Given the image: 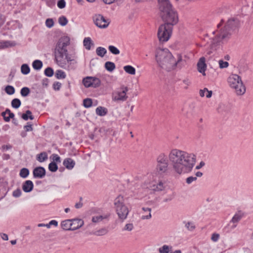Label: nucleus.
<instances>
[{"label": "nucleus", "instance_id": "1", "mask_svg": "<svg viewBox=\"0 0 253 253\" xmlns=\"http://www.w3.org/2000/svg\"><path fill=\"white\" fill-rule=\"evenodd\" d=\"M168 158L164 154H161L157 158L156 171L160 174L166 173L168 171L169 161L171 163L174 172L178 174L191 171L196 163V156L185 151L173 148L170 150Z\"/></svg>", "mask_w": 253, "mask_h": 253}, {"label": "nucleus", "instance_id": "2", "mask_svg": "<svg viewBox=\"0 0 253 253\" xmlns=\"http://www.w3.org/2000/svg\"><path fill=\"white\" fill-rule=\"evenodd\" d=\"M155 57L159 66L166 71L169 72L176 67L182 68L183 67L181 64L183 61L182 56L178 54L176 58H175L167 48H157Z\"/></svg>", "mask_w": 253, "mask_h": 253}, {"label": "nucleus", "instance_id": "3", "mask_svg": "<svg viewBox=\"0 0 253 253\" xmlns=\"http://www.w3.org/2000/svg\"><path fill=\"white\" fill-rule=\"evenodd\" d=\"M70 43V39L67 36L61 37L56 46L54 55L57 64L64 67L67 60V49L66 47Z\"/></svg>", "mask_w": 253, "mask_h": 253}, {"label": "nucleus", "instance_id": "4", "mask_svg": "<svg viewBox=\"0 0 253 253\" xmlns=\"http://www.w3.org/2000/svg\"><path fill=\"white\" fill-rule=\"evenodd\" d=\"M230 87L234 90L237 95H242L246 92V87L241 77L238 75L232 74L228 78Z\"/></svg>", "mask_w": 253, "mask_h": 253}, {"label": "nucleus", "instance_id": "5", "mask_svg": "<svg viewBox=\"0 0 253 253\" xmlns=\"http://www.w3.org/2000/svg\"><path fill=\"white\" fill-rule=\"evenodd\" d=\"M159 9L163 16H173L177 15L176 11L172 8L169 0H158Z\"/></svg>", "mask_w": 253, "mask_h": 253}, {"label": "nucleus", "instance_id": "6", "mask_svg": "<svg viewBox=\"0 0 253 253\" xmlns=\"http://www.w3.org/2000/svg\"><path fill=\"white\" fill-rule=\"evenodd\" d=\"M172 28H167L164 25H161L158 32V37L160 42H167L171 34Z\"/></svg>", "mask_w": 253, "mask_h": 253}, {"label": "nucleus", "instance_id": "7", "mask_svg": "<svg viewBox=\"0 0 253 253\" xmlns=\"http://www.w3.org/2000/svg\"><path fill=\"white\" fill-rule=\"evenodd\" d=\"M82 83L84 86L86 87L96 88L100 85V80L95 77H86L83 79Z\"/></svg>", "mask_w": 253, "mask_h": 253}, {"label": "nucleus", "instance_id": "8", "mask_svg": "<svg viewBox=\"0 0 253 253\" xmlns=\"http://www.w3.org/2000/svg\"><path fill=\"white\" fill-rule=\"evenodd\" d=\"M231 33L230 31H223L218 36L212 40L211 45L213 47L214 45L217 44L222 41H226L229 39L231 36Z\"/></svg>", "mask_w": 253, "mask_h": 253}, {"label": "nucleus", "instance_id": "9", "mask_svg": "<svg viewBox=\"0 0 253 253\" xmlns=\"http://www.w3.org/2000/svg\"><path fill=\"white\" fill-rule=\"evenodd\" d=\"M122 91L117 92L113 95L112 99L114 101H125L127 98L126 95L128 88L126 86L122 87Z\"/></svg>", "mask_w": 253, "mask_h": 253}, {"label": "nucleus", "instance_id": "10", "mask_svg": "<svg viewBox=\"0 0 253 253\" xmlns=\"http://www.w3.org/2000/svg\"><path fill=\"white\" fill-rule=\"evenodd\" d=\"M95 24L100 28H105L108 26L110 21L105 17H96L93 19Z\"/></svg>", "mask_w": 253, "mask_h": 253}, {"label": "nucleus", "instance_id": "11", "mask_svg": "<svg viewBox=\"0 0 253 253\" xmlns=\"http://www.w3.org/2000/svg\"><path fill=\"white\" fill-rule=\"evenodd\" d=\"M239 24V20L236 17H232L229 18L225 25V30L229 31L233 30L237 28Z\"/></svg>", "mask_w": 253, "mask_h": 253}, {"label": "nucleus", "instance_id": "12", "mask_svg": "<svg viewBox=\"0 0 253 253\" xmlns=\"http://www.w3.org/2000/svg\"><path fill=\"white\" fill-rule=\"evenodd\" d=\"M164 25L167 28H172L173 25H176L178 22V17H162Z\"/></svg>", "mask_w": 253, "mask_h": 253}, {"label": "nucleus", "instance_id": "13", "mask_svg": "<svg viewBox=\"0 0 253 253\" xmlns=\"http://www.w3.org/2000/svg\"><path fill=\"white\" fill-rule=\"evenodd\" d=\"M116 211L119 218L122 220L125 219L128 213V210L126 206L117 208L116 209Z\"/></svg>", "mask_w": 253, "mask_h": 253}, {"label": "nucleus", "instance_id": "14", "mask_svg": "<svg viewBox=\"0 0 253 253\" xmlns=\"http://www.w3.org/2000/svg\"><path fill=\"white\" fill-rule=\"evenodd\" d=\"M205 61V58L204 57H202L200 58L197 63V69L198 71L202 73L204 76L206 75L205 71L207 67Z\"/></svg>", "mask_w": 253, "mask_h": 253}, {"label": "nucleus", "instance_id": "15", "mask_svg": "<svg viewBox=\"0 0 253 253\" xmlns=\"http://www.w3.org/2000/svg\"><path fill=\"white\" fill-rule=\"evenodd\" d=\"M33 175L35 177L42 178L45 175V169L42 167H37L34 169Z\"/></svg>", "mask_w": 253, "mask_h": 253}, {"label": "nucleus", "instance_id": "16", "mask_svg": "<svg viewBox=\"0 0 253 253\" xmlns=\"http://www.w3.org/2000/svg\"><path fill=\"white\" fill-rule=\"evenodd\" d=\"M72 230H76L84 225V221L80 219H71Z\"/></svg>", "mask_w": 253, "mask_h": 253}, {"label": "nucleus", "instance_id": "17", "mask_svg": "<svg viewBox=\"0 0 253 253\" xmlns=\"http://www.w3.org/2000/svg\"><path fill=\"white\" fill-rule=\"evenodd\" d=\"M1 115L3 117L4 120L6 122H9L10 119H12L14 117V114L11 112L8 109H6L4 112H3Z\"/></svg>", "mask_w": 253, "mask_h": 253}, {"label": "nucleus", "instance_id": "18", "mask_svg": "<svg viewBox=\"0 0 253 253\" xmlns=\"http://www.w3.org/2000/svg\"><path fill=\"white\" fill-rule=\"evenodd\" d=\"M34 185L32 181L27 180L23 184L22 189L25 192L31 191L33 188Z\"/></svg>", "mask_w": 253, "mask_h": 253}, {"label": "nucleus", "instance_id": "19", "mask_svg": "<svg viewBox=\"0 0 253 253\" xmlns=\"http://www.w3.org/2000/svg\"><path fill=\"white\" fill-rule=\"evenodd\" d=\"M124 200L123 196L119 195L114 200V205L115 209L121 208L123 206H125L124 204Z\"/></svg>", "mask_w": 253, "mask_h": 253}, {"label": "nucleus", "instance_id": "20", "mask_svg": "<svg viewBox=\"0 0 253 253\" xmlns=\"http://www.w3.org/2000/svg\"><path fill=\"white\" fill-rule=\"evenodd\" d=\"M151 189L154 191H160L164 189V183L162 182H159L158 183H152L151 186Z\"/></svg>", "mask_w": 253, "mask_h": 253}, {"label": "nucleus", "instance_id": "21", "mask_svg": "<svg viewBox=\"0 0 253 253\" xmlns=\"http://www.w3.org/2000/svg\"><path fill=\"white\" fill-rule=\"evenodd\" d=\"M64 166L68 169H71L75 166V162L71 158H67L64 160Z\"/></svg>", "mask_w": 253, "mask_h": 253}, {"label": "nucleus", "instance_id": "22", "mask_svg": "<svg viewBox=\"0 0 253 253\" xmlns=\"http://www.w3.org/2000/svg\"><path fill=\"white\" fill-rule=\"evenodd\" d=\"M61 227L65 230H72L71 219L63 221L61 224Z\"/></svg>", "mask_w": 253, "mask_h": 253}, {"label": "nucleus", "instance_id": "23", "mask_svg": "<svg viewBox=\"0 0 253 253\" xmlns=\"http://www.w3.org/2000/svg\"><path fill=\"white\" fill-rule=\"evenodd\" d=\"M142 210L145 212V214L148 213L147 214H144L142 215L141 216V219L145 220V219H148L151 218V209L149 208H142Z\"/></svg>", "mask_w": 253, "mask_h": 253}, {"label": "nucleus", "instance_id": "24", "mask_svg": "<svg viewBox=\"0 0 253 253\" xmlns=\"http://www.w3.org/2000/svg\"><path fill=\"white\" fill-rule=\"evenodd\" d=\"M83 42L84 45L87 50H89L91 48V46L93 45V43L90 38L89 37L85 38L84 39V40Z\"/></svg>", "mask_w": 253, "mask_h": 253}, {"label": "nucleus", "instance_id": "25", "mask_svg": "<svg viewBox=\"0 0 253 253\" xmlns=\"http://www.w3.org/2000/svg\"><path fill=\"white\" fill-rule=\"evenodd\" d=\"M207 92L206 97L207 98H210L212 95V91L208 90L207 88H204L203 89H200L199 91L200 96L202 97L205 96V93Z\"/></svg>", "mask_w": 253, "mask_h": 253}, {"label": "nucleus", "instance_id": "26", "mask_svg": "<svg viewBox=\"0 0 253 253\" xmlns=\"http://www.w3.org/2000/svg\"><path fill=\"white\" fill-rule=\"evenodd\" d=\"M124 70L127 74L134 75L135 74V69L130 65H126L124 67Z\"/></svg>", "mask_w": 253, "mask_h": 253}, {"label": "nucleus", "instance_id": "27", "mask_svg": "<svg viewBox=\"0 0 253 253\" xmlns=\"http://www.w3.org/2000/svg\"><path fill=\"white\" fill-rule=\"evenodd\" d=\"M96 113L100 116H104L107 114V110L106 108L100 106L96 109Z\"/></svg>", "mask_w": 253, "mask_h": 253}, {"label": "nucleus", "instance_id": "28", "mask_svg": "<svg viewBox=\"0 0 253 253\" xmlns=\"http://www.w3.org/2000/svg\"><path fill=\"white\" fill-rule=\"evenodd\" d=\"M21 117L23 120L25 121L28 120L29 119L31 120H33L34 119V117L32 114V112L30 110H27L26 111V113L23 114L22 115Z\"/></svg>", "mask_w": 253, "mask_h": 253}, {"label": "nucleus", "instance_id": "29", "mask_svg": "<svg viewBox=\"0 0 253 253\" xmlns=\"http://www.w3.org/2000/svg\"><path fill=\"white\" fill-rule=\"evenodd\" d=\"M105 67L107 71L112 72L115 69V65L113 62L108 61L105 63Z\"/></svg>", "mask_w": 253, "mask_h": 253}, {"label": "nucleus", "instance_id": "30", "mask_svg": "<svg viewBox=\"0 0 253 253\" xmlns=\"http://www.w3.org/2000/svg\"><path fill=\"white\" fill-rule=\"evenodd\" d=\"M37 160L40 162H43L47 159V155L45 152L41 153L40 154L37 155Z\"/></svg>", "mask_w": 253, "mask_h": 253}, {"label": "nucleus", "instance_id": "31", "mask_svg": "<svg viewBox=\"0 0 253 253\" xmlns=\"http://www.w3.org/2000/svg\"><path fill=\"white\" fill-rule=\"evenodd\" d=\"M14 45L15 43L8 41L0 42V48L11 47Z\"/></svg>", "mask_w": 253, "mask_h": 253}, {"label": "nucleus", "instance_id": "32", "mask_svg": "<svg viewBox=\"0 0 253 253\" xmlns=\"http://www.w3.org/2000/svg\"><path fill=\"white\" fill-rule=\"evenodd\" d=\"M106 53L105 48L101 47H97L96 49V54L98 56L103 57Z\"/></svg>", "mask_w": 253, "mask_h": 253}, {"label": "nucleus", "instance_id": "33", "mask_svg": "<svg viewBox=\"0 0 253 253\" xmlns=\"http://www.w3.org/2000/svg\"><path fill=\"white\" fill-rule=\"evenodd\" d=\"M171 247L167 245H164L159 250L160 253H169L171 249Z\"/></svg>", "mask_w": 253, "mask_h": 253}, {"label": "nucleus", "instance_id": "34", "mask_svg": "<svg viewBox=\"0 0 253 253\" xmlns=\"http://www.w3.org/2000/svg\"><path fill=\"white\" fill-rule=\"evenodd\" d=\"M42 66V63L41 61L36 60L33 63V67L35 69L39 70Z\"/></svg>", "mask_w": 253, "mask_h": 253}, {"label": "nucleus", "instance_id": "35", "mask_svg": "<svg viewBox=\"0 0 253 253\" xmlns=\"http://www.w3.org/2000/svg\"><path fill=\"white\" fill-rule=\"evenodd\" d=\"M21 101L19 99L15 98L13 99L11 101V105L13 108H18L21 105Z\"/></svg>", "mask_w": 253, "mask_h": 253}, {"label": "nucleus", "instance_id": "36", "mask_svg": "<svg viewBox=\"0 0 253 253\" xmlns=\"http://www.w3.org/2000/svg\"><path fill=\"white\" fill-rule=\"evenodd\" d=\"M29 174V171L27 168H22L20 171V176L22 178H26Z\"/></svg>", "mask_w": 253, "mask_h": 253}, {"label": "nucleus", "instance_id": "37", "mask_svg": "<svg viewBox=\"0 0 253 253\" xmlns=\"http://www.w3.org/2000/svg\"><path fill=\"white\" fill-rule=\"evenodd\" d=\"M56 77L59 79H65L66 78V74L62 70H57L55 73Z\"/></svg>", "mask_w": 253, "mask_h": 253}, {"label": "nucleus", "instance_id": "38", "mask_svg": "<svg viewBox=\"0 0 253 253\" xmlns=\"http://www.w3.org/2000/svg\"><path fill=\"white\" fill-rule=\"evenodd\" d=\"M108 217L107 215H105L104 216L102 215H97L96 216H94L92 218V221L93 222H98L101 220H102L103 219L107 218Z\"/></svg>", "mask_w": 253, "mask_h": 253}, {"label": "nucleus", "instance_id": "39", "mask_svg": "<svg viewBox=\"0 0 253 253\" xmlns=\"http://www.w3.org/2000/svg\"><path fill=\"white\" fill-rule=\"evenodd\" d=\"M5 92L9 95H12L15 92L14 88L11 85H7L5 88Z\"/></svg>", "mask_w": 253, "mask_h": 253}, {"label": "nucleus", "instance_id": "40", "mask_svg": "<svg viewBox=\"0 0 253 253\" xmlns=\"http://www.w3.org/2000/svg\"><path fill=\"white\" fill-rule=\"evenodd\" d=\"M21 72L25 75L30 72V68L27 64H23L21 68Z\"/></svg>", "mask_w": 253, "mask_h": 253}, {"label": "nucleus", "instance_id": "41", "mask_svg": "<svg viewBox=\"0 0 253 253\" xmlns=\"http://www.w3.org/2000/svg\"><path fill=\"white\" fill-rule=\"evenodd\" d=\"M48 169L50 171L55 172L57 170L58 167L55 162H51L49 164Z\"/></svg>", "mask_w": 253, "mask_h": 253}, {"label": "nucleus", "instance_id": "42", "mask_svg": "<svg viewBox=\"0 0 253 253\" xmlns=\"http://www.w3.org/2000/svg\"><path fill=\"white\" fill-rule=\"evenodd\" d=\"M109 51L113 54L117 55L120 53V50L113 45H110L108 47Z\"/></svg>", "mask_w": 253, "mask_h": 253}, {"label": "nucleus", "instance_id": "43", "mask_svg": "<svg viewBox=\"0 0 253 253\" xmlns=\"http://www.w3.org/2000/svg\"><path fill=\"white\" fill-rule=\"evenodd\" d=\"M30 89L27 87H23L21 90V94L22 96L26 97L30 93Z\"/></svg>", "mask_w": 253, "mask_h": 253}, {"label": "nucleus", "instance_id": "44", "mask_svg": "<svg viewBox=\"0 0 253 253\" xmlns=\"http://www.w3.org/2000/svg\"><path fill=\"white\" fill-rule=\"evenodd\" d=\"M92 104V100L90 98H86L84 100L83 104L84 107L88 108L91 106Z\"/></svg>", "mask_w": 253, "mask_h": 253}, {"label": "nucleus", "instance_id": "45", "mask_svg": "<svg viewBox=\"0 0 253 253\" xmlns=\"http://www.w3.org/2000/svg\"><path fill=\"white\" fill-rule=\"evenodd\" d=\"M219 68L220 69L226 68L229 66V63L227 61H224L222 60H220L218 62Z\"/></svg>", "mask_w": 253, "mask_h": 253}, {"label": "nucleus", "instance_id": "46", "mask_svg": "<svg viewBox=\"0 0 253 253\" xmlns=\"http://www.w3.org/2000/svg\"><path fill=\"white\" fill-rule=\"evenodd\" d=\"M45 75L47 77H51L53 75V70L51 68L48 67L44 71Z\"/></svg>", "mask_w": 253, "mask_h": 253}, {"label": "nucleus", "instance_id": "47", "mask_svg": "<svg viewBox=\"0 0 253 253\" xmlns=\"http://www.w3.org/2000/svg\"><path fill=\"white\" fill-rule=\"evenodd\" d=\"M58 21L59 24L62 26L66 25L68 22V20L66 17H60Z\"/></svg>", "mask_w": 253, "mask_h": 253}, {"label": "nucleus", "instance_id": "48", "mask_svg": "<svg viewBox=\"0 0 253 253\" xmlns=\"http://www.w3.org/2000/svg\"><path fill=\"white\" fill-rule=\"evenodd\" d=\"M241 215L236 214L233 217L231 221L233 223L237 222L241 219Z\"/></svg>", "mask_w": 253, "mask_h": 253}, {"label": "nucleus", "instance_id": "49", "mask_svg": "<svg viewBox=\"0 0 253 253\" xmlns=\"http://www.w3.org/2000/svg\"><path fill=\"white\" fill-rule=\"evenodd\" d=\"M66 5L65 0H59L57 2V6L60 8H63Z\"/></svg>", "mask_w": 253, "mask_h": 253}, {"label": "nucleus", "instance_id": "50", "mask_svg": "<svg viewBox=\"0 0 253 253\" xmlns=\"http://www.w3.org/2000/svg\"><path fill=\"white\" fill-rule=\"evenodd\" d=\"M133 228V225L132 223L126 224L124 228L125 231H131Z\"/></svg>", "mask_w": 253, "mask_h": 253}, {"label": "nucleus", "instance_id": "51", "mask_svg": "<svg viewBox=\"0 0 253 253\" xmlns=\"http://www.w3.org/2000/svg\"><path fill=\"white\" fill-rule=\"evenodd\" d=\"M182 83L184 85V87L187 89L188 86L190 84V81L189 79H185L182 81Z\"/></svg>", "mask_w": 253, "mask_h": 253}, {"label": "nucleus", "instance_id": "52", "mask_svg": "<svg viewBox=\"0 0 253 253\" xmlns=\"http://www.w3.org/2000/svg\"><path fill=\"white\" fill-rule=\"evenodd\" d=\"M46 25L48 28H51L54 24L53 21L52 19H47L45 22Z\"/></svg>", "mask_w": 253, "mask_h": 253}, {"label": "nucleus", "instance_id": "53", "mask_svg": "<svg viewBox=\"0 0 253 253\" xmlns=\"http://www.w3.org/2000/svg\"><path fill=\"white\" fill-rule=\"evenodd\" d=\"M13 196L15 197H18L21 194V191L20 189H17L13 192Z\"/></svg>", "mask_w": 253, "mask_h": 253}, {"label": "nucleus", "instance_id": "54", "mask_svg": "<svg viewBox=\"0 0 253 253\" xmlns=\"http://www.w3.org/2000/svg\"><path fill=\"white\" fill-rule=\"evenodd\" d=\"M186 227L190 230H192L195 228V225L194 224L190 222H188L186 224Z\"/></svg>", "mask_w": 253, "mask_h": 253}, {"label": "nucleus", "instance_id": "55", "mask_svg": "<svg viewBox=\"0 0 253 253\" xmlns=\"http://www.w3.org/2000/svg\"><path fill=\"white\" fill-rule=\"evenodd\" d=\"M52 158L53 160V162H60V157L57 155V154H52Z\"/></svg>", "mask_w": 253, "mask_h": 253}, {"label": "nucleus", "instance_id": "56", "mask_svg": "<svg viewBox=\"0 0 253 253\" xmlns=\"http://www.w3.org/2000/svg\"><path fill=\"white\" fill-rule=\"evenodd\" d=\"M197 180L196 177H193V176H190L187 178L186 179V182L188 184H190L191 182H192L194 181H195Z\"/></svg>", "mask_w": 253, "mask_h": 253}, {"label": "nucleus", "instance_id": "57", "mask_svg": "<svg viewBox=\"0 0 253 253\" xmlns=\"http://www.w3.org/2000/svg\"><path fill=\"white\" fill-rule=\"evenodd\" d=\"M61 86V84L59 82H56L53 84V88L55 90H58L60 89Z\"/></svg>", "mask_w": 253, "mask_h": 253}, {"label": "nucleus", "instance_id": "58", "mask_svg": "<svg viewBox=\"0 0 253 253\" xmlns=\"http://www.w3.org/2000/svg\"><path fill=\"white\" fill-rule=\"evenodd\" d=\"M219 237V234L214 233L212 235L211 239L213 241L215 242L218 240Z\"/></svg>", "mask_w": 253, "mask_h": 253}, {"label": "nucleus", "instance_id": "59", "mask_svg": "<svg viewBox=\"0 0 253 253\" xmlns=\"http://www.w3.org/2000/svg\"><path fill=\"white\" fill-rule=\"evenodd\" d=\"M225 8L223 7L219 8L216 10V12L214 13V14H224L223 11Z\"/></svg>", "mask_w": 253, "mask_h": 253}, {"label": "nucleus", "instance_id": "60", "mask_svg": "<svg viewBox=\"0 0 253 253\" xmlns=\"http://www.w3.org/2000/svg\"><path fill=\"white\" fill-rule=\"evenodd\" d=\"M24 128L26 129L27 131H31L33 130V128L31 125H27L24 126Z\"/></svg>", "mask_w": 253, "mask_h": 253}, {"label": "nucleus", "instance_id": "61", "mask_svg": "<svg viewBox=\"0 0 253 253\" xmlns=\"http://www.w3.org/2000/svg\"><path fill=\"white\" fill-rule=\"evenodd\" d=\"M1 238L4 241H7L8 240V237L7 234L2 233L1 234Z\"/></svg>", "mask_w": 253, "mask_h": 253}, {"label": "nucleus", "instance_id": "62", "mask_svg": "<svg viewBox=\"0 0 253 253\" xmlns=\"http://www.w3.org/2000/svg\"><path fill=\"white\" fill-rule=\"evenodd\" d=\"M49 222L51 225H54L55 226H57L58 225V222L54 220H51Z\"/></svg>", "mask_w": 253, "mask_h": 253}, {"label": "nucleus", "instance_id": "63", "mask_svg": "<svg viewBox=\"0 0 253 253\" xmlns=\"http://www.w3.org/2000/svg\"><path fill=\"white\" fill-rule=\"evenodd\" d=\"M103 1L105 4H110L112 3L115 0H103Z\"/></svg>", "mask_w": 253, "mask_h": 253}, {"label": "nucleus", "instance_id": "64", "mask_svg": "<svg viewBox=\"0 0 253 253\" xmlns=\"http://www.w3.org/2000/svg\"><path fill=\"white\" fill-rule=\"evenodd\" d=\"M204 165H205L204 162H201L198 166H196V169H201L202 167H203L204 166Z\"/></svg>", "mask_w": 253, "mask_h": 253}]
</instances>
